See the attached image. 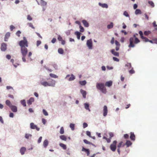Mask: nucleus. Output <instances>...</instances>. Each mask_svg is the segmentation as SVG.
<instances>
[{
    "mask_svg": "<svg viewBox=\"0 0 157 157\" xmlns=\"http://www.w3.org/2000/svg\"><path fill=\"white\" fill-rule=\"evenodd\" d=\"M129 44L128 45V47L129 48H133L135 47V45L133 43L134 42V43L137 44L140 42V40L137 37H136V38L134 39V37H131L129 39Z\"/></svg>",
    "mask_w": 157,
    "mask_h": 157,
    "instance_id": "1",
    "label": "nucleus"
},
{
    "mask_svg": "<svg viewBox=\"0 0 157 157\" xmlns=\"http://www.w3.org/2000/svg\"><path fill=\"white\" fill-rule=\"evenodd\" d=\"M96 87L99 90L103 93L106 94V90L104 83H97L96 84Z\"/></svg>",
    "mask_w": 157,
    "mask_h": 157,
    "instance_id": "2",
    "label": "nucleus"
},
{
    "mask_svg": "<svg viewBox=\"0 0 157 157\" xmlns=\"http://www.w3.org/2000/svg\"><path fill=\"white\" fill-rule=\"evenodd\" d=\"M28 49L26 47L21 48V52L22 55V59L24 62H26V56L28 53Z\"/></svg>",
    "mask_w": 157,
    "mask_h": 157,
    "instance_id": "3",
    "label": "nucleus"
},
{
    "mask_svg": "<svg viewBox=\"0 0 157 157\" xmlns=\"http://www.w3.org/2000/svg\"><path fill=\"white\" fill-rule=\"evenodd\" d=\"M23 40H20L18 44L21 48L22 47H26L28 46V43L27 41V39L25 36L23 37Z\"/></svg>",
    "mask_w": 157,
    "mask_h": 157,
    "instance_id": "4",
    "label": "nucleus"
},
{
    "mask_svg": "<svg viewBox=\"0 0 157 157\" xmlns=\"http://www.w3.org/2000/svg\"><path fill=\"white\" fill-rule=\"evenodd\" d=\"M86 45L89 49H92L93 47V44L91 39L87 40Z\"/></svg>",
    "mask_w": 157,
    "mask_h": 157,
    "instance_id": "5",
    "label": "nucleus"
},
{
    "mask_svg": "<svg viewBox=\"0 0 157 157\" xmlns=\"http://www.w3.org/2000/svg\"><path fill=\"white\" fill-rule=\"evenodd\" d=\"M117 143V141L114 140L113 141V143L110 145V149L113 151H115L116 149Z\"/></svg>",
    "mask_w": 157,
    "mask_h": 157,
    "instance_id": "6",
    "label": "nucleus"
},
{
    "mask_svg": "<svg viewBox=\"0 0 157 157\" xmlns=\"http://www.w3.org/2000/svg\"><path fill=\"white\" fill-rule=\"evenodd\" d=\"M40 84L44 87L49 86H52L51 84H49L48 82L47 81H43V80H40Z\"/></svg>",
    "mask_w": 157,
    "mask_h": 157,
    "instance_id": "7",
    "label": "nucleus"
},
{
    "mask_svg": "<svg viewBox=\"0 0 157 157\" xmlns=\"http://www.w3.org/2000/svg\"><path fill=\"white\" fill-rule=\"evenodd\" d=\"M30 128L31 129H36V130L37 131H39L40 128H39L36 125H35L33 123H31L30 124Z\"/></svg>",
    "mask_w": 157,
    "mask_h": 157,
    "instance_id": "8",
    "label": "nucleus"
},
{
    "mask_svg": "<svg viewBox=\"0 0 157 157\" xmlns=\"http://www.w3.org/2000/svg\"><path fill=\"white\" fill-rule=\"evenodd\" d=\"M139 33L140 34L141 38L144 41H146L148 40V38L144 36L143 33L141 31H139Z\"/></svg>",
    "mask_w": 157,
    "mask_h": 157,
    "instance_id": "9",
    "label": "nucleus"
},
{
    "mask_svg": "<svg viewBox=\"0 0 157 157\" xmlns=\"http://www.w3.org/2000/svg\"><path fill=\"white\" fill-rule=\"evenodd\" d=\"M103 115L104 117H105L107 114L108 113V109L107 106L106 105H105L103 107Z\"/></svg>",
    "mask_w": 157,
    "mask_h": 157,
    "instance_id": "10",
    "label": "nucleus"
},
{
    "mask_svg": "<svg viewBox=\"0 0 157 157\" xmlns=\"http://www.w3.org/2000/svg\"><path fill=\"white\" fill-rule=\"evenodd\" d=\"M6 44L5 43H3L1 44V49L2 51H5L6 50Z\"/></svg>",
    "mask_w": 157,
    "mask_h": 157,
    "instance_id": "11",
    "label": "nucleus"
},
{
    "mask_svg": "<svg viewBox=\"0 0 157 157\" xmlns=\"http://www.w3.org/2000/svg\"><path fill=\"white\" fill-rule=\"evenodd\" d=\"M49 84H51L52 86H49L51 87H55L56 85V81L52 79H51L48 82Z\"/></svg>",
    "mask_w": 157,
    "mask_h": 157,
    "instance_id": "12",
    "label": "nucleus"
},
{
    "mask_svg": "<svg viewBox=\"0 0 157 157\" xmlns=\"http://www.w3.org/2000/svg\"><path fill=\"white\" fill-rule=\"evenodd\" d=\"M82 22L85 27H88L89 26V24L86 20H82Z\"/></svg>",
    "mask_w": 157,
    "mask_h": 157,
    "instance_id": "13",
    "label": "nucleus"
},
{
    "mask_svg": "<svg viewBox=\"0 0 157 157\" xmlns=\"http://www.w3.org/2000/svg\"><path fill=\"white\" fill-rule=\"evenodd\" d=\"M26 151V148L25 147H22L21 148L20 150V151L21 154L23 155L25 154V152Z\"/></svg>",
    "mask_w": 157,
    "mask_h": 157,
    "instance_id": "14",
    "label": "nucleus"
},
{
    "mask_svg": "<svg viewBox=\"0 0 157 157\" xmlns=\"http://www.w3.org/2000/svg\"><path fill=\"white\" fill-rule=\"evenodd\" d=\"M80 92L82 95L83 98H86V90L81 89L80 90Z\"/></svg>",
    "mask_w": 157,
    "mask_h": 157,
    "instance_id": "15",
    "label": "nucleus"
},
{
    "mask_svg": "<svg viewBox=\"0 0 157 157\" xmlns=\"http://www.w3.org/2000/svg\"><path fill=\"white\" fill-rule=\"evenodd\" d=\"M34 101V98L31 97L27 101V103L29 105H30L32 104V102H33Z\"/></svg>",
    "mask_w": 157,
    "mask_h": 157,
    "instance_id": "16",
    "label": "nucleus"
},
{
    "mask_svg": "<svg viewBox=\"0 0 157 157\" xmlns=\"http://www.w3.org/2000/svg\"><path fill=\"white\" fill-rule=\"evenodd\" d=\"M11 110L14 113H16L17 111V107L15 105H12L10 107Z\"/></svg>",
    "mask_w": 157,
    "mask_h": 157,
    "instance_id": "17",
    "label": "nucleus"
},
{
    "mask_svg": "<svg viewBox=\"0 0 157 157\" xmlns=\"http://www.w3.org/2000/svg\"><path fill=\"white\" fill-rule=\"evenodd\" d=\"M47 3L44 0H40V2L39 3V5L41 6H46L47 5Z\"/></svg>",
    "mask_w": 157,
    "mask_h": 157,
    "instance_id": "18",
    "label": "nucleus"
},
{
    "mask_svg": "<svg viewBox=\"0 0 157 157\" xmlns=\"http://www.w3.org/2000/svg\"><path fill=\"white\" fill-rule=\"evenodd\" d=\"M112 81L111 80H110L105 82V86L109 87L112 85Z\"/></svg>",
    "mask_w": 157,
    "mask_h": 157,
    "instance_id": "19",
    "label": "nucleus"
},
{
    "mask_svg": "<svg viewBox=\"0 0 157 157\" xmlns=\"http://www.w3.org/2000/svg\"><path fill=\"white\" fill-rule=\"evenodd\" d=\"M82 151L86 152L87 156H89L90 155V151L89 149L85 148L84 147H82Z\"/></svg>",
    "mask_w": 157,
    "mask_h": 157,
    "instance_id": "20",
    "label": "nucleus"
},
{
    "mask_svg": "<svg viewBox=\"0 0 157 157\" xmlns=\"http://www.w3.org/2000/svg\"><path fill=\"white\" fill-rule=\"evenodd\" d=\"M111 53L113 55L116 56H119V53L118 52H116L115 50L114 49H112L111 50Z\"/></svg>",
    "mask_w": 157,
    "mask_h": 157,
    "instance_id": "21",
    "label": "nucleus"
},
{
    "mask_svg": "<svg viewBox=\"0 0 157 157\" xmlns=\"http://www.w3.org/2000/svg\"><path fill=\"white\" fill-rule=\"evenodd\" d=\"M84 105L85 109L88 110L89 112L90 111V109L89 108L90 105L88 103H85L84 104Z\"/></svg>",
    "mask_w": 157,
    "mask_h": 157,
    "instance_id": "22",
    "label": "nucleus"
},
{
    "mask_svg": "<svg viewBox=\"0 0 157 157\" xmlns=\"http://www.w3.org/2000/svg\"><path fill=\"white\" fill-rule=\"evenodd\" d=\"M98 5L101 6L103 8H108V6L107 4L106 3H101V2H99L98 3Z\"/></svg>",
    "mask_w": 157,
    "mask_h": 157,
    "instance_id": "23",
    "label": "nucleus"
},
{
    "mask_svg": "<svg viewBox=\"0 0 157 157\" xmlns=\"http://www.w3.org/2000/svg\"><path fill=\"white\" fill-rule=\"evenodd\" d=\"M130 139L132 140H135V136L134 135V132H131L130 133Z\"/></svg>",
    "mask_w": 157,
    "mask_h": 157,
    "instance_id": "24",
    "label": "nucleus"
},
{
    "mask_svg": "<svg viewBox=\"0 0 157 157\" xmlns=\"http://www.w3.org/2000/svg\"><path fill=\"white\" fill-rule=\"evenodd\" d=\"M75 34L78 40L80 39L81 33L79 32L76 31L75 32Z\"/></svg>",
    "mask_w": 157,
    "mask_h": 157,
    "instance_id": "25",
    "label": "nucleus"
},
{
    "mask_svg": "<svg viewBox=\"0 0 157 157\" xmlns=\"http://www.w3.org/2000/svg\"><path fill=\"white\" fill-rule=\"evenodd\" d=\"M10 36V33H7L5 36L4 41H7L8 39Z\"/></svg>",
    "mask_w": 157,
    "mask_h": 157,
    "instance_id": "26",
    "label": "nucleus"
},
{
    "mask_svg": "<svg viewBox=\"0 0 157 157\" xmlns=\"http://www.w3.org/2000/svg\"><path fill=\"white\" fill-rule=\"evenodd\" d=\"M32 137V135L30 134L26 133L25 137L27 139H30Z\"/></svg>",
    "mask_w": 157,
    "mask_h": 157,
    "instance_id": "27",
    "label": "nucleus"
},
{
    "mask_svg": "<svg viewBox=\"0 0 157 157\" xmlns=\"http://www.w3.org/2000/svg\"><path fill=\"white\" fill-rule=\"evenodd\" d=\"M58 52L60 54H64V50L62 48H59L58 49Z\"/></svg>",
    "mask_w": 157,
    "mask_h": 157,
    "instance_id": "28",
    "label": "nucleus"
},
{
    "mask_svg": "<svg viewBox=\"0 0 157 157\" xmlns=\"http://www.w3.org/2000/svg\"><path fill=\"white\" fill-rule=\"evenodd\" d=\"M6 104L10 108L12 105L10 101L9 100H7L6 101Z\"/></svg>",
    "mask_w": 157,
    "mask_h": 157,
    "instance_id": "29",
    "label": "nucleus"
},
{
    "mask_svg": "<svg viewBox=\"0 0 157 157\" xmlns=\"http://www.w3.org/2000/svg\"><path fill=\"white\" fill-rule=\"evenodd\" d=\"M79 83L82 86H85L86 83V80L80 81L79 82Z\"/></svg>",
    "mask_w": 157,
    "mask_h": 157,
    "instance_id": "30",
    "label": "nucleus"
},
{
    "mask_svg": "<svg viewBox=\"0 0 157 157\" xmlns=\"http://www.w3.org/2000/svg\"><path fill=\"white\" fill-rule=\"evenodd\" d=\"M142 12L141 10L139 9H136V11H135V14L136 15H138L139 14H141Z\"/></svg>",
    "mask_w": 157,
    "mask_h": 157,
    "instance_id": "31",
    "label": "nucleus"
},
{
    "mask_svg": "<svg viewBox=\"0 0 157 157\" xmlns=\"http://www.w3.org/2000/svg\"><path fill=\"white\" fill-rule=\"evenodd\" d=\"M145 42H149L152 44L153 43H155L156 44H157V39H155V40H149L148 39V40L147 41H145Z\"/></svg>",
    "mask_w": 157,
    "mask_h": 157,
    "instance_id": "32",
    "label": "nucleus"
},
{
    "mask_svg": "<svg viewBox=\"0 0 157 157\" xmlns=\"http://www.w3.org/2000/svg\"><path fill=\"white\" fill-rule=\"evenodd\" d=\"M48 140L46 139L43 142V146L45 148H46L47 146L48 145Z\"/></svg>",
    "mask_w": 157,
    "mask_h": 157,
    "instance_id": "33",
    "label": "nucleus"
},
{
    "mask_svg": "<svg viewBox=\"0 0 157 157\" xmlns=\"http://www.w3.org/2000/svg\"><path fill=\"white\" fill-rule=\"evenodd\" d=\"M21 103L24 106H26V102L25 99H23L21 101Z\"/></svg>",
    "mask_w": 157,
    "mask_h": 157,
    "instance_id": "34",
    "label": "nucleus"
},
{
    "mask_svg": "<svg viewBox=\"0 0 157 157\" xmlns=\"http://www.w3.org/2000/svg\"><path fill=\"white\" fill-rule=\"evenodd\" d=\"M59 145L64 150L67 149V146L65 144H62V143H60Z\"/></svg>",
    "mask_w": 157,
    "mask_h": 157,
    "instance_id": "35",
    "label": "nucleus"
},
{
    "mask_svg": "<svg viewBox=\"0 0 157 157\" xmlns=\"http://www.w3.org/2000/svg\"><path fill=\"white\" fill-rule=\"evenodd\" d=\"M113 22H111L109 24L107 25V28L108 29H110L113 28Z\"/></svg>",
    "mask_w": 157,
    "mask_h": 157,
    "instance_id": "36",
    "label": "nucleus"
},
{
    "mask_svg": "<svg viewBox=\"0 0 157 157\" xmlns=\"http://www.w3.org/2000/svg\"><path fill=\"white\" fill-rule=\"evenodd\" d=\"M60 138L62 140L66 141L67 140V137L64 135H61L59 136Z\"/></svg>",
    "mask_w": 157,
    "mask_h": 157,
    "instance_id": "37",
    "label": "nucleus"
},
{
    "mask_svg": "<svg viewBox=\"0 0 157 157\" xmlns=\"http://www.w3.org/2000/svg\"><path fill=\"white\" fill-rule=\"evenodd\" d=\"M132 144V143L130 140H127L126 142V145L127 147H129Z\"/></svg>",
    "mask_w": 157,
    "mask_h": 157,
    "instance_id": "38",
    "label": "nucleus"
},
{
    "mask_svg": "<svg viewBox=\"0 0 157 157\" xmlns=\"http://www.w3.org/2000/svg\"><path fill=\"white\" fill-rule=\"evenodd\" d=\"M75 79V76L74 75L72 74L71 75L70 77L69 78L68 80L69 81H72Z\"/></svg>",
    "mask_w": 157,
    "mask_h": 157,
    "instance_id": "39",
    "label": "nucleus"
},
{
    "mask_svg": "<svg viewBox=\"0 0 157 157\" xmlns=\"http://www.w3.org/2000/svg\"><path fill=\"white\" fill-rule=\"evenodd\" d=\"M59 133L61 134H63L64 133V129L63 127H62L61 128L60 130L59 131Z\"/></svg>",
    "mask_w": 157,
    "mask_h": 157,
    "instance_id": "40",
    "label": "nucleus"
},
{
    "mask_svg": "<svg viewBox=\"0 0 157 157\" xmlns=\"http://www.w3.org/2000/svg\"><path fill=\"white\" fill-rule=\"evenodd\" d=\"M75 124H71L70 125V127L72 130H75Z\"/></svg>",
    "mask_w": 157,
    "mask_h": 157,
    "instance_id": "41",
    "label": "nucleus"
},
{
    "mask_svg": "<svg viewBox=\"0 0 157 157\" xmlns=\"http://www.w3.org/2000/svg\"><path fill=\"white\" fill-rule=\"evenodd\" d=\"M50 76L52 78H58V76L56 75L51 73L49 74Z\"/></svg>",
    "mask_w": 157,
    "mask_h": 157,
    "instance_id": "42",
    "label": "nucleus"
},
{
    "mask_svg": "<svg viewBox=\"0 0 157 157\" xmlns=\"http://www.w3.org/2000/svg\"><path fill=\"white\" fill-rule=\"evenodd\" d=\"M83 141L85 143V144H92V143H91V142L88 141L86 139L84 140Z\"/></svg>",
    "mask_w": 157,
    "mask_h": 157,
    "instance_id": "43",
    "label": "nucleus"
},
{
    "mask_svg": "<svg viewBox=\"0 0 157 157\" xmlns=\"http://www.w3.org/2000/svg\"><path fill=\"white\" fill-rule=\"evenodd\" d=\"M80 28V31L81 32L83 33L84 31V28L81 25L79 26Z\"/></svg>",
    "mask_w": 157,
    "mask_h": 157,
    "instance_id": "44",
    "label": "nucleus"
},
{
    "mask_svg": "<svg viewBox=\"0 0 157 157\" xmlns=\"http://www.w3.org/2000/svg\"><path fill=\"white\" fill-rule=\"evenodd\" d=\"M27 19L28 21H32V20L33 18L29 15H28L27 16Z\"/></svg>",
    "mask_w": 157,
    "mask_h": 157,
    "instance_id": "45",
    "label": "nucleus"
},
{
    "mask_svg": "<svg viewBox=\"0 0 157 157\" xmlns=\"http://www.w3.org/2000/svg\"><path fill=\"white\" fill-rule=\"evenodd\" d=\"M123 15L126 17H129V15L128 14V13L126 11H124V12Z\"/></svg>",
    "mask_w": 157,
    "mask_h": 157,
    "instance_id": "46",
    "label": "nucleus"
},
{
    "mask_svg": "<svg viewBox=\"0 0 157 157\" xmlns=\"http://www.w3.org/2000/svg\"><path fill=\"white\" fill-rule=\"evenodd\" d=\"M43 113L44 114L45 116H47L48 115V113L46 110L45 109H43Z\"/></svg>",
    "mask_w": 157,
    "mask_h": 157,
    "instance_id": "47",
    "label": "nucleus"
},
{
    "mask_svg": "<svg viewBox=\"0 0 157 157\" xmlns=\"http://www.w3.org/2000/svg\"><path fill=\"white\" fill-rule=\"evenodd\" d=\"M131 64L130 63H127L125 65V67H128L129 68L131 67Z\"/></svg>",
    "mask_w": 157,
    "mask_h": 157,
    "instance_id": "48",
    "label": "nucleus"
},
{
    "mask_svg": "<svg viewBox=\"0 0 157 157\" xmlns=\"http://www.w3.org/2000/svg\"><path fill=\"white\" fill-rule=\"evenodd\" d=\"M153 25L154 27H155V30H157V25L156 24L155 21H154L153 23Z\"/></svg>",
    "mask_w": 157,
    "mask_h": 157,
    "instance_id": "49",
    "label": "nucleus"
},
{
    "mask_svg": "<svg viewBox=\"0 0 157 157\" xmlns=\"http://www.w3.org/2000/svg\"><path fill=\"white\" fill-rule=\"evenodd\" d=\"M71 30H72V29H71L70 30H68L66 32V34L67 36L69 35L70 34Z\"/></svg>",
    "mask_w": 157,
    "mask_h": 157,
    "instance_id": "50",
    "label": "nucleus"
},
{
    "mask_svg": "<svg viewBox=\"0 0 157 157\" xmlns=\"http://www.w3.org/2000/svg\"><path fill=\"white\" fill-rule=\"evenodd\" d=\"M28 24L29 25V26L32 28L33 29H35V27H34V26L31 23H28Z\"/></svg>",
    "mask_w": 157,
    "mask_h": 157,
    "instance_id": "51",
    "label": "nucleus"
},
{
    "mask_svg": "<svg viewBox=\"0 0 157 157\" xmlns=\"http://www.w3.org/2000/svg\"><path fill=\"white\" fill-rule=\"evenodd\" d=\"M113 59L114 61H116V62H119V59L115 57H113Z\"/></svg>",
    "mask_w": 157,
    "mask_h": 157,
    "instance_id": "52",
    "label": "nucleus"
},
{
    "mask_svg": "<svg viewBox=\"0 0 157 157\" xmlns=\"http://www.w3.org/2000/svg\"><path fill=\"white\" fill-rule=\"evenodd\" d=\"M129 73L131 74H133L135 73L134 70L133 69V68H132L131 70L129 71Z\"/></svg>",
    "mask_w": 157,
    "mask_h": 157,
    "instance_id": "53",
    "label": "nucleus"
},
{
    "mask_svg": "<svg viewBox=\"0 0 157 157\" xmlns=\"http://www.w3.org/2000/svg\"><path fill=\"white\" fill-rule=\"evenodd\" d=\"M86 135L89 137H91L90 132L89 131H86Z\"/></svg>",
    "mask_w": 157,
    "mask_h": 157,
    "instance_id": "54",
    "label": "nucleus"
},
{
    "mask_svg": "<svg viewBox=\"0 0 157 157\" xmlns=\"http://www.w3.org/2000/svg\"><path fill=\"white\" fill-rule=\"evenodd\" d=\"M148 3L152 7H154L155 6L154 3L152 1H149Z\"/></svg>",
    "mask_w": 157,
    "mask_h": 157,
    "instance_id": "55",
    "label": "nucleus"
},
{
    "mask_svg": "<svg viewBox=\"0 0 157 157\" xmlns=\"http://www.w3.org/2000/svg\"><path fill=\"white\" fill-rule=\"evenodd\" d=\"M15 28V27L13 25H11L10 26V29L11 31H13L14 29Z\"/></svg>",
    "mask_w": 157,
    "mask_h": 157,
    "instance_id": "56",
    "label": "nucleus"
},
{
    "mask_svg": "<svg viewBox=\"0 0 157 157\" xmlns=\"http://www.w3.org/2000/svg\"><path fill=\"white\" fill-rule=\"evenodd\" d=\"M150 33L151 32L150 31H145L144 32V34L145 35H147L148 34H150Z\"/></svg>",
    "mask_w": 157,
    "mask_h": 157,
    "instance_id": "57",
    "label": "nucleus"
},
{
    "mask_svg": "<svg viewBox=\"0 0 157 157\" xmlns=\"http://www.w3.org/2000/svg\"><path fill=\"white\" fill-rule=\"evenodd\" d=\"M21 33V32L20 31H17V32L16 33V35L18 36L19 37Z\"/></svg>",
    "mask_w": 157,
    "mask_h": 157,
    "instance_id": "58",
    "label": "nucleus"
},
{
    "mask_svg": "<svg viewBox=\"0 0 157 157\" xmlns=\"http://www.w3.org/2000/svg\"><path fill=\"white\" fill-rule=\"evenodd\" d=\"M56 41V38H53L51 40V42L53 44H54Z\"/></svg>",
    "mask_w": 157,
    "mask_h": 157,
    "instance_id": "59",
    "label": "nucleus"
},
{
    "mask_svg": "<svg viewBox=\"0 0 157 157\" xmlns=\"http://www.w3.org/2000/svg\"><path fill=\"white\" fill-rule=\"evenodd\" d=\"M115 45L116 46H120V44L118 42L117 40H115Z\"/></svg>",
    "mask_w": 157,
    "mask_h": 157,
    "instance_id": "60",
    "label": "nucleus"
},
{
    "mask_svg": "<svg viewBox=\"0 0 157 157\" xmlns=\"http://www.w3.org/2000/svg\"><path fill=\"white\" fill-rule=\"evenodd\" d=\"M9 116L10 117L13 118L14 117V114L12 112H10L9 114Z\"/></svg>",
    "mask_w": 157,
    "mask_h": 157,
    "instance_id": "61",
    "label": "nucleus"
},
{
    "mask_svg": "<svg viewBox=\"0 0 157 157\" xmlns=\"http://www.w3.org/2000/svg\"><path fill=\"white\" fill-rule=\"evenodd\" d=\"M41 44V42L40 40H37L36 41V45L37 46H39Z\"/></svg>",
    "mask_w": 157,
    "mask_h": 157,
    "instance_id": "62",
    "label": "nucleus"
},
{
    "mask_svg": "<svg viewBox=\"0 0 157 157\" xmlns=\"http://www.w3.org/2000/svg\"><path fill=\"white\" fill-rule=\"evenodd\" d=\"M42 136H40L38 139L37 142L38 143H40L42 139Z\"/></svg>",
    "mask_w": 157,
    "mask_h": 157,
    "instance_id": "63",
    "label": "nucleus"
},
{
    "mask_svg": "<svg viewBox=\"0 0 157 157\" xmlns=\"http://www.w3.org/2000/svg\"><path fill=\"white\" fill-rule=\"evenodd\" d=\"M88 126V124L86 123H83V127L84 128H85L86 127H87Z\"/></svg>",
    "mask_w": 157,
    "mask_h": 157,
    "instance_id": "64",
    "label": "nucleus"
}]
</instances>
